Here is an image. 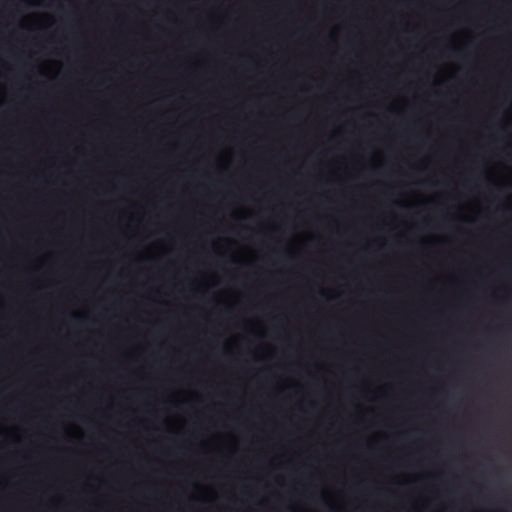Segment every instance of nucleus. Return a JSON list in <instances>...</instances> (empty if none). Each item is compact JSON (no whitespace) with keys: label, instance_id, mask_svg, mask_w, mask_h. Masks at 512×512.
Returning a JSON list of instances; mask_svg holds the SVG:
<instances>
[{"label":"nucleus","instance_id":"obj_1","mask_svg":"<svg viewBox=\"0 0 512 512\" xmlns=\"http://www.w3.org/2000/svg\"><path fill=\"white\" fill-rule=\"evenodd\" d=\"M72 319H73L74 321L78 322V321H80V320L82 319V317H81V316H79V315H72Z\"/></svg>","mask_w":512,"mask_h":512}]
</instances>
